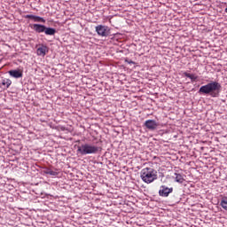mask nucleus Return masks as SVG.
Instances as JSON below:
<instances>
[{
  "label": "nucleus",
  "instance_id": "14",
  "mask_svg": "<svg viewBox=\"0 0 227 227\" xmlns=\"http://www.w3.org/2000/svg\"><path fill=\"white\" fill-rule=\"evenodd\" d=\"M184 77H188V79H191L192 82L198 81V76L196 74H191L187 72L184 73Z\"/></svg>",
  "mask_w": 227,
  "mask_h": 227
},
{
  "label": "nucleus",
  "instance_id": "8",
  "mask_svg": "<svg viewBox=\"0 0 227 227\" xmlns=\"http://www.w3.org/2000/svg\"><path fill=\"white\" fill-rule=\"evenodd\" d=\"M25 19H30L31 20H34V22H43V24H45V20L40 16L27 14L25 16Z\"/></svg>",
  "mask_w": 227,
  "mask_h": 227
},
{
  "label": "nucleus",
  "instance_id": "9",
  "mask_svg": "<svg viewBox=\"0 0 227 227\" xmlns=\"http://www.w3.org/2000/svg\"><path fill=\"white\" fill-rule=\"evenodd\" d=\"M35 33H44L45 32V25H41V24H34L31 27Z\"/></svg>",
  "mask_w": 227,
  "mask_h": 227
},
{
  "label": "nucleus",
  "instance_id": "4",
  "mask_svg": "<svg viewBox=\"0 0 227 227\" xmlns=\"http://www.w3.org/2000/svg\"><path fill=\"white\" fill-rule=\"evenodd\" d=\"M109 27L107 26L98 25L96 27V33L99 36H109Z\"/></svg>",
  "mask_w": 227,
  "mask_h": 227
},
{
  "label": "nucleus",
  "instance_id": "16",
  "mask_svg": "<svg viewBox=\"0 0 227 227\" xmlns=\"http://www.w3.org/2000/svg\"><path fill=\"white\" fill-rule=\"evenodd\" d=\"M220 207L223 208V210L227 211V197H223L220 202Z\"/></svg>",
  "mask_w": 227,
  "mask_h": 227
},
{
  "label": "nucleus",
  "instance_id": "17",
  "mask_svg": "<svg viewBox=\"0 0 227 227\" xmlns=\"http://www.w3.org/2000/svg\"><path fill=\"white\" fill-rule=\"evenodd\" d=\"M125 62L129 63V65H134V61L132 60L125 59Z\"/></svg>",
  "mask_w": 227,
  "mask_h": 227
},
{
  "label": "nucleus",
  "instance_id": "5",
  "mask_svg": "<svg viewBox=\"0 0 227 227\" xmlns=\"http://www.w3.org/2000/svg\"><path fill=\"white\" fill-rule=\"evenodd\" d=\"M171 192H173V188H168L165 185L160 186L159 191L160 196H163L164 198H168Z\"/></svg>",
  "mask_w": 227,
  "mask_h": 227
},
{
  "label": "nucleus",
  "instance_id": "10",
  "mask_svg": "<svg viewBox=\"0 0 227 227\" xmlns=\"http://www.w3.org/2000/svg\"><path fill=\"white\" fill-rule=\"evenodd\" d=\"M36 52L37 56H45V54L49 52V48H47L45 45H42L37 49Z\"/></svg>",
  "mask_w": 227,
  "mask_h": 227
},
{
  "label": "nucleus",
  "instance_id": "15",
  "mask_svg": "<svg viewBox=\"0 0 227 227\" xmlns=\"http://www.w3.org/2000/svg\"><path fill=\"white\" fill-rule=\"evenodd\" d=\"M2 86L4 88H10L12 86V80L5 78L2 81Z\"/></svg>",
  "mask_w": 227,
  "mask_h": 227
},
{
  "label": "nucleus",
  "instance_id": "1",
  "mask_svg": "<svg viewBox=\"0 0 227 227\" xmlns=\"http://www.w3.org/2000/svg\"><path fill=\"white\" fill-rule=\"evenodd\" d=\"M199 93H202V95H210L215 98L219 97V93H221V83L217 82H211L201 86L199 90Z\"/></svg>",
  "mask_w": 227,
  "mask_h": 227
},
{
  "label": "nucleus",
  "instance_id": "7",
  "mask_svg": "<svg viewBox=\"0 0 227 227\" xmlns=\"http://www.w3.org/2000/svg\"><path fill=\"white\" fill-rule=\"evenodd\" d=\"M9 75L14 79H20L23 76V72L20 69L8 71Z\"/></svg>",
  "mask_w": 227,
  "mask_h": 227
},
{
  "label": "nucleus",
  "instance_id": "13",
  "mask_svg": "<svg viewBox=\"0 0 227 227\" xmlns=\"http://www.w3.org/2000/svg\"><path fill=\"white\" fill-rule=\"evenodd\" d=\"M184 176L182 174L175 173V181L178 184H184Z\"/></svg>",
  "mask_w": 227,
  "mask_h": 227
},
{
  "label": "nucleus",
  "instance_id": "18",
  "mask_svg": "<svg viewBox=\"0 0 227 227\" xmlns=\"http://www.w3.org/2000/svg\"><path fill=\"white\" fill-rule=\"evenodd\" d=\"M225 13H227V7L225 8Z\"/></svg>",
  "mask_w": 227,
  "mask_h": 227
},
{
  "label": "nucleus",
  "instance_id": "11",
  "mask_svg": "<svg viewBox=\"0 0 227 227\" xmlns=\"http://www.w3.org/2000/svg\"><path fill=\"white\" fill-rule=\"evenodd\" d=\"M44 33H45V35H47L49 36H54V35H56V29L52 28V27H45Z\"/></svg>",
  "mask_w": 227,
  "mask_h": 227
},
{
  "label": "nucleus",
  "instance_id": "3",
  "mask_svg": "<svg viewBox=\"0 0 227 227\" xmlns=\"http://www.w3.org/2000/svg\"><path fill=\"white\" fill-rule=\"evenodd\" d=\"M100 151V147L97 145H93L91 144H83L77 147V153L80 155H91L95 153H98Z\"/></svg>",
  "mask_w": 227,
  "mask_h": 227
},
{
  "label": "nucleus",
  "instance_id": "2",
  "mask_svg": "<svg viewBox=\"0 0 227 227\" xmlns=\"http://www.w3.org/2000/svg\"><path fill=\"white\" fill-rule=\"evenodd\" d=\"M140 177L145 184H153L158 178L157 170L152 167L144 168L140 171Z\"/></svg>",
  "mask_w": 227,
  "mask_h": 227
},
{
  "label": "nucleus",
  "instance_id": "6",
  "mask_svg": "<svg viewBox=\"0 0 227 227\" xmlns=\"http://www.w3.org/2000/svg\"><path fill=\"white\" fill-rule=\"evenodd\" d=\"M145 125L146 129H148L149 130H155V129H157V127L159 126L157 124V121H155L153 120L145 121Z\"/></svg>",
  "mask_w": 227,
  "mask_h": 227
},
{
  "label": "nucleus",
  "instance_id": "12",
  "mask_svg": "<svg viewBox=\"0 0 227 227\" xmlns=\"http://www.w3.org/2000/svg\"><path fill=\"white\" fill-rule=\"evenodd\" d=\"M43 173L45 175H51V176H58V175H59V173H58V171H54L51 168H46Z\"/></svg>",
  "mask_w": 227,
  "mask_h": 227
}]
</instances>
